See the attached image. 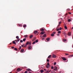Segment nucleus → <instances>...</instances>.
I'll return each instance as SVG.
<instances>
[{
  "instance_id": "nucleus-1",
  "label": "nucleus",
  "mask_w": 73,
  "mask_h": 73,
  "mask_svg": "<svg viewBox=\"0 0 73 73\" xmlns=\"http://www.w3.org/2000/svg\"><path fill=\"white\" fill-rule=\"evenodd\" d=\"M29 44H30V45H31V42L27 41L26 43V44L28 45Z\"/></svg>"
},
{
  "instance_id": "nucleus-2",
  "label": "nucleus",
  "mask_w": 73,
  "mask_h": 73,
  "mask_svg": "<svg viewBox=\"0 0 73 73\" xmlns=\"http://www.w3.org/2000/svg\"><path fill=\"white\" fill-rule=\"evenodd\" d=\"M57 70V67L56 66H55L54 67V70L56 71Z\"/></svg>"
},
{
  "instance_id": "nucleus-3",
  "label": "nucleus",
  "mask_w": 73,
  "mask_h": 73,
  "mask_svg": "<svg viewBox=\"0 0 73 73\" xmlns=\"http://www.w3.org/2000/svg\"><path fill=\"white\" fill-rule=\"evenodd\" d=\"M52 57H53V58H56V57H57V56H56V55L55 54H53L52 55Z\"/></svg>"
},
{
  "instance_id": "nucleus-4",
  "label": "nucleus",
  "mask_w": 73,
  "mask_h": 73,
  "mask_svg": "<svg viewBox=\"0 0 73 73\" xmlns=\"http://www.w3.org/2000/svg\"><path fill=\"white\" fill-rule=\"evenodd\" d=\"M62 59H63L64 61H66V59L64 57H62Z\"/></svg>"
},
{
  "instance_id": "nucleus-5",
  "label": "nucleus",
  "mask_w": 73,
  "mask_h": 73,
  "mask_svg": "<svg viewBox=\"0 0 73 73\" xmlns=\"http://www.w3.org/2000/svg\"><path fill=\"white\" fill-rule=\"evenodd\" d=\"M17 72H20V71H21V69L20 68H19L17 69Z\"/></svg>"
},
{
  "instance_id": "nucleus-6",
  "label": "nucleus",
  "mask_w": 73,
  "mask_h": 73,
  "mask_svg": "<svg viewBox=\"0 0 73 73\" xmlns=\"http://www.w3.org/2000/svg\"><path fill=\"white\" fill-rule=\"evenodd\" d=\"M68 35L69 36H70L71 35V33L70 32H69L68 33Z\"/></svg>"
},
{
  "instance_id": "nucleus-7",
  "label": "nucleus",
  "mask_w": 73,
  "mask_h": 73,
  "mask_svg": "<svg viewBox=\"0 0 73 73\" xmlns=\"http://www.w3.org/2000/svg\"><path fill=\"white\" fill-rule=\"evenodd\" d=\"M28 49H32V46H29L28 47Z\"/></svg>"
},
{
  "instance_id": "nucleus-8",
  "label": "nucleus",
  "mask_w": 73,
  "mask_h": 73,
  "mask_svg": "<svg viewBox=\"0 0 73 73\" xmlns=\"http://www.w3.org/2000/svg\"><path fill=\"white\" fill-rule=\"evenodd\" d=\"M37 33H38V31H35L34 32V34H37Z\"/></svg>"
},
{
  "instance_id": "nucleus-9",
  "label": "nucleus",
  "mask_w": 73,
  "mask_h": 73,
  "mask_svg": "<svg viewBox=\"0 0 73 73\" xmlns=\"http://www.w3.org/2000/svg\"><path fill=\"white\" fill-rule=\"evenodd\" d=\"M21 52H24V50L23 49H21Z\"/></svg>"
},
{
  "instance_id": "nucleus-10",
  "label": "nucleus",
  "mask_w": 73,
  "mask_h": 73,
  "mask_svg": "<svg viewBox=\"0 0 73 73\" xmlns=\"http://www.w3.org/2000/svg\"><path fill=\"white\" fill-rule=\"evenodd\" d=\"M31 69H28L27 70V72H30V71H31Z\"/></svg>"
},
{
  "instance_id": "nucleus-11",
  "label": "nucleus",
  "mask_w": 73,
  "mask_h": 73,
  "mask_svg": "<svg viewBox=\"0 0 73 73\" xmlns=\"http://www.w3.org/2000/svg\"><path fill=\"white\" fill-rule=\"evenodd\" d=\"M49 40H50V38H46L47 41H49Z\"/></svg>"
},
{
  "instance_id": "nucleus-12",
  "label": "nucleus",
  "mask_w": 73,
  "mask_h": 73,
  "mask_svg": "<svg viewBox=\"0 0 73 73\" xmlns=\"http://www.w3.org/2000/svg\"><path fill=\"white\" fill-rule=\"evenodd\" d=\"M33 35H31L29 36L30 38H32V37H33Z\"/></svg>"
},
{
  "instance_id": "nucleus-13",
  "label": "nucleus",
  "mask_w": 73,
  "mask_h": 73,
  "mask_svg": "<svg viewBox=\"0 0 73 73\" xmlns=\"http://www.w3.org/2000/svg\"><path fill=\"white\" fill-rule=\"evenodd\" d=\"M45 33V32H42L41 33H40V34L41 35H44V33Z\"/></svg>"
},
{
  "instance_id": "nucleus-14",
  "label": "nucleus",
  "mask_w": 73,
  "mask_h": 73,
  "mask_svg": "<svg viewBox=\"0 0 73 73\" xmlns=\"http://www.w3.org/2000/svg\"><path fill=\"white\" fill-rule=\"evenodd\" d=\"M44 72V70H40V73H43Z\"/></svg>"
},
{
  "instance_id": "nucleus-15",
  "label": "nucleus",
  "mask_w": 73,
  "mask_h": 73,
  "mask_svg": "<svg viewBox=\"0 0 73 73\" xmlns=\"http://www.w3.org/2000/svg\"><path fill=\"white\" fill-rule=\"evenodd\" d=\"M40 31H44V29L42 28L40 30Z\"/></svg>"
},
{
  "instance_id": "nucleus-16",
  "label": "nucleus",
  "mask_w": 73,
  "mask_h": 73,
  "mask_svg": "<svg viewBox=\"0 0 73 73\" xmlns=\"http://www.w3.org/2000/svg\"><path fill=\"white\" fill-rule=\"evenodd\" d=\"M52 56L51 55H50L48 57V58H50V57H51Z\"/></svg>"
},
{
  "instance_id": "nucleus-17",
  "label": "nucleus",
  "mask_w": 73,
  "mask_h": 73,
  "mask_svg": "<svg viewBox=\"0 0 73 73\" xmlns=\"http://www.w3.org/2000/svg\"><path fill=\"white\" fill-rule=\"evenodd\" d=\"M24 37L25 38H27V37H28V35H24Z\"/></svg>"
},
{
  "instance_id": "nucleus-18",
  "label": "nucleus",
  "mask_w": 73,
  "mask_h": 73,
  "mask_svg": "<svg viewBox=\"0 0 73 73\" xmlns=\"http://www.w3.org/2000/svg\"><path fill=\"white\" fill-rule=\"evenodd\" d=\"M46 35L44 34L43 35V37H46Z\"/></svg>"
},
{
  "instance_id": "nucleus-19",
  "label": "nucleus",
  "mask_w": 73,
  "mask_h": 73,
  "mask_svg": "<svg viewBox=\"0 0 73 73\" xmlns=\"http://www.w3.org/2000/svg\"><path fill=\"white\" fill-rule=\"evenodd\" d=\"M50 66V65H49V66H47V65H46V68H49V67Z\"/></svg>"
},
{
  "instance_id": "nucleus-20",
  "label": "nucleus",
  "mask_w": 73,
  "mask_h": 73,
  "mask_svg": "<svg viewBox=\"0 0 73 73\" xmlns=\"http://www.w3.org/2000/svg\"><path fill=\"white\" fill-rule=\"evenodd\" d=\"M72 57V56L71 55H70L68 56V58H71Z\"/></svg>"
},
{
  "instance_id": "nucleus-21",
  "label": "nucleus",
  "mask_w": 73,
  "mask_h": 73,
  "mask_svg": "<svg viewBox=\"0 0 73 73\" xmlns=\"http://www.w3.org/2000/svg\"><path fill=\"white\" fill-rule=\"evenodd\" d=\"M15 41H13V44H16V42H15Z\"/></svg>"
},
{
  "instance_id": "nucleus-22",
  "label": "nucleus",
  "mask_w": 73,
  "mask_h": 73,
  "mask_svg": "<svg viewBox=\"0 0 73 73\" xmlns=\"http://www.w3.org/2000/svg\"><path fill=\"white\" fill-rule=\"evenodd\" d=\"M26 38H24L23 39V41H25L26 40Z\"/></svg>"
},
{
  "instance_id": "nucleus-23",
  "label": "nucleus",
  "mask_w": 73,
  "mask_h": 73,
  "mask_svg": "<svg viewBox=\"0 0 73 73\" xmlns=\"http://www.w3.org/2000/svg\"><path fill=\"white\" fill-rule=\"evenodd\" d=\"M70 9H68L66 10V11L67 12H68V11H70Z\"/></svg>"
},
{
  "instance_id": "nucleus-24",
  "label": "nucleus",
  "mask_w": 73,
  "mask_h": 73,
  "mask_svg": "<svg viewBox=\"0 0 73 73\" xmlns=\"http://www.w3.org/2000/svg\"><path fill=\"white\" fill-rule=\"evenodd\" d=\"M63 41L64 42H65V41H66V39H63Z\"/></svg>"
},
{
  "instance_id": "nucleus-25",
  "label": "nucleus",
  "mask_w": 73,
  "mask_h": 73,
  "mask_svg": "<svg viewBox=\"0 0 73 73\" xmlns=\"http://www.w3.org/2000/svg\"><path fill=\"white\" fill-rule=\"evenodd\" d=\"M26 26H27L26 25H24L23 26V27L24 28H25V27H26Z\"/></svg>"
},
{
  "instance_id": "nucleus-26",
  "label": "nucleus",
  "mask_w": 73,
  "mask_h": 73,
  "mask_svg": "<svg viewBox=\"0 0 73 73\" xmlns=\"http://www.w3.org/2000/svg\"><path fill=\"white\" fill-rule=\"evenodd\" d=\"M68 22H70V21H71V20H70V19H68Z\"/></svg>"
},
{
  "instance_id": "nucleus-27",
  "label": "nucleus",
  "mask_w": 73,
  "mask_h": 73,
  "mask_svg": "<svg viewBox=\"0 0 73 73\" xmlns=\"http://www.w3.org/2000/svg\"><path fill=\"white\" fill-rule=\"evenodd\" d=\"M21 49V46H20L19 48V50H20V49Z\"/></svg>"
},
{
  "instance_id": "nucleus-28",
  "label": "nucleus",
  "mask_w": 73,
  "mask_h": 73,
  "mask_svg": "<svg viewBox=\"0 0 73 73\" xmlns=\"http://www.w3.org/2000/svg\"><path fill=\"white\" fill-rule=\"evenodd\" d=\"M38 40H35V42H38Z\"/></svg>"
},
{
  "instance_id": "nucleus-29",
  "label": "nucleus",
  "mask_w": 73,
  "mask_h": 73,
  "mask_svg": "<svg viewBox=\"0 0 73 73\" xmlns=\"http://www.w3.org/2000/svg\"><path fill=\"white\" fill-rule=\"evenodd\" d=\"M20 38H18V39H17V41H20Z\"/></svg>"
},
{
  "instance_id": "nucleus-30",
  "label": "nucleus",
  "mask_w": 73,
  "mask_h": 73,
  "mask_svg": "<svg viewBox=\"0 0 73 73\" xmlns=\"http://www.w3.org/2000/svg\"><path fill=\"white\" fill-rule=\"evenodd\" d=\"M27 45L28 44H27V43H26V45L24 46V48L27 47Z\"/></svg>"
},
{
  "instance_id": "nucleus-31",
  "label": "nucleus",
  "mask_w": 73,
  "mask_h": 73,
  "mask_svg": "<svg viewBox=\"0 0 73 73\" xmlns=\"http://www.w3.org/2000/svg\"><path fill=\"white\" fill-rule=\"evenodd\" d=\"M45 73H49V70L47 71Z\"/></svg>"
},
{
  "instance_id": "nucleus-32",
  "label": "nucleus",
  "mask_w": 73,
  "mask_h": 73,
  "mask_svg": "<svg viewBox=\"0 0 73 73\" xmlns=\"http://www.w3.org/2000/svg\"><path fill=\"white\" fill-rule=\"evenodd\" d=\"M54 35L53 34V33H52V34H51V36H53Z\"/></svg>"
},
{
  "instance_id": "nucleus-33",
  "label": "nucleus",
  "mask_w": 73,
  "mask_h": 73,
  "mask_svg": "<svg viewBox=\"0 0 73 73\" xmlns=\"http://www.w3.org/2000/svg\"><path fill=\"white\" fill-rule=\"evenodd\" d=\"M64 28H65V29H68L67 27H66V26H65L64 27Z\"/></svg>"
},
{
  "instance_id": "nucleus-34",
  "label": "nucleus",
  "mask_w": 73,
  "mask_h": 73,
  "mask_svg": "<svg viewBox=\"0 0 73 73\" xmlns=\"http://www.w3.org/2000/svg\"><path fill=\"white\" fill-rule=\"evenodd\" d=\"M64 35H65V36H66V35H67V34H66V33H64Z\"/></svg>"
},
{
  "instance_id": "nucleus-35",
  "label": "nucleus",
  "mask_w": 73,
  "mask_h": 73,
  "mask_svg": "<svg viewBox=\"0 0 73 73\" xmlns=\"http://www.w3.org/2000/svg\"><path fill=\"white\" fill-rule=\"evenodd\" d=\"M14 50H17V48H14Z\"/></svg>"
},
{
  "instance_id": "nucleus-36",
  "label": "nucleus",
  "mask_w": 73,
  "mask_h": 73,
  "mask_svg": "<svg viewBox=\"0 0 73 73\" xmlns=\"http://www.w3.org/2000/svg\"><path fill=\"white\" fill-rule=\"evenodd\" d=\"M19 38V36H16V38Z\"/></svg>"
},
{
  "instance_id": "nucleus-37",
  "label": "nucleus",
  "mask_w": 73,
  "mask_h": 73,
  "mask_svg": "<svg viewBox=\"0 0 73 73\" xmlns=\"http://www.w3.org/2000/svg\"><path fill=\"white\" fill-rule=\"evenodd\" d=\"M24 45H25V44H24L23 45H21V47H24Z\"/></svg>"
},
{
  "instance_id": "nucleus-38",
  "label": "nucleus",
  "mask_w": 73,
  "mask_h": 73,
  "mask_svg": "<svg viewBox=\"0 0 73 73\" xmlns=\"http://www.w3.org/2000/svg\"><path fill=\"white\" fill-rule=\"evenodd\" d=\"M54 65H56V62H55L54 63Z\"/></svg>"
},
{
  "instance_id": "nucleus-39",
  "label": "nucleus",
  "mask_w": 73,
  "mask_h": 73,
  "mask_svg": "<svg viewBox=\"0 0 73 73\" xmlns=\"http://www.w3.org/2000/svg\"><path fill=\"white\" fill-rule=\"evenodd\" d=\"M35 43H36V42L34 41L33 42V44H35Z\"/></svg>"
},
{
  "instance_id": "nucleus-40",
  "label": "nucleus",
  "mask_w": 73,
  "mask_h": 73,
  "mask_svg": "<svg viewBox=\"0 0 73 73\" xmlns=\"http://www.w3.org/2000/svg\"><path fill=\"white\" fill-rule=\"evenodd\" d=\"M46 61H47V62H49V60L47 59Z\"/></svg>"
},
{
  "instance_id": "nucleus-41",
  "label": "nucleus",
  "mask_w": 73,
  "mask_h": 73,
  "mask_svg": "<svg viewBox=\"0 0 73 73\" xmlns=\"http://www.w3.org/2000/svg\"><path fill=\"white\" fill-rule=\"evenodd\" d=\"M58 33H61V31H59L58 32Z\"/></svg>"
},
{
  "instance_id": "nucleus-42",
  "label": "nucleus",
  "mask_w": 73,
  "mask_h": 73,
  "mask_svg": "<svg viewBox=\"0 0 73 73\" xmlns=\"http://www.w3.org/2000/svg\"><path fill=\"white\" fill-rule=\"evenodd\" d=\"M20 42H23V41L22 40H21L20 41Z\"/></svg>"
},
{
  "instance_id": "nucleus-43",
  "label": "nucleus",
  "mask_w": 73,
  "mask_h": 73,
  "mask_svg": "<svg viewBox=\"0 0 73 73\" xmlns=\"http://www.w3.org/2000/svg\"><path fill=\"white\" fill-rule=\"evenodd\" d=\"M68 13H66L64 15V16H66V15H68Z\"/></svg>"
},
{
  "instance_id": "nucleus-44",
  "label": "nucleus",
  "mask_w": 73,
  "mask_h": 73,
  "mask_svg": "<svg viewBox=\"0 0 73 73\" xmlns=\"http://www.w3.org/2000/svg\"><path fill=\"white\" fill-rule=\"evenodd\" d=\"M11 48L12 49H14V48H15V47L12 46V47H11Z\"/></svg>"
},
{
  "instance_id": "nucleus-45",
  "label": "nucleus",
  "mask_w": 73,
  "mask_h": 73,
  "mask_svg": "<svg viewBox=\"0 0 73 73\" xmlns=\"http://www.w3.org/2000/svg\"><path fill=\"white\" fill-rule=\"evenodd\" d=\"M47 65L48 66H49V62H48V63H47Z\"/></svg>"
},
{
  "instance_id": "nucleus-46",
  "label": "nucleus",
  "mask_w": 73,
  "mask_h": 73,
  "mask_svg": "<svg viewBox=\"0 0 73 73\" xmlns=\"http://www.w3.org/2000/svg\"><path fill=\"white\" fill-rule=\"evenodd\" d=\"M61 29H62V28H61V27H60L59 28V30L60 31H61Z\"/></svg>"
},
{
  "instance_id": "nucleus-47",
  "label": "nucleus",
  "mask_w": 73,
  "mask_h": 73,
  "mask_svg": "<svg viewBox=\"0 0 73 73\" xmlns=\"http://www.w3.org/2000/svg\"><path fill=\"white\" fill-rule=\"evenodd\" d=\"M56 32H54L52 33L54 35V34H55V33H56Z\"/></svg>"
},
{
  "instance_id": "nucleus-48",
  "label": "nucleus",
  "mask_w": 73,
  "mask_h": 73,
  "mask_svg": "<svg viewBox=\"0 0 73 73\" xmlns=\"http://www.w3.org/2000/svg\"><path fill=\"white\" fill-rule=\"evenodd\" d=\"M51 69H53V66H52L51 68Z\"/></svg>"
},
{
  "instance_id": "nucleus-49",
  "label": "nucleus",
  "mask_w": 73,
  "mask_h": 73,
  "mask_svg": "<svg viewBox=\"0 0 73 73\" xmlns=\"http://www.w3.org/2000/svg\"><path fill=\"white\" fill-rule=\"evenodd\" d=\"M59 30H60L59 29H57L56 31H59Z\"/></svg>"
},
{
  "instance_id": "nucleus-50",
  "label": "nucleus",
  "mask_w": 73,
  "mask_h": 73,
  "mask_svg": "<svg viewBox=\"0 0 73 73\" xmlns=\"http://www.w3.org/2000/svg\"><path fill=\"white\" fill-rule=\"evenodd\" d=\"M20 27H21V26H22V25H18Z\"/></svg>"
},
{
  "instance_id": "nucleus-51",
  "label": "nucleus",
  "mask_w": 73,
  "mask_h": 73,
  "mask_svg": "<svg viewBox=\"0 0 73 73\" xmlns=\"http://www.w3.org/2000/svg\"><path fill=\"white\" fill-rule=\"evenodd\" d=\"M15 41H16V42L17 43V41H17V40H15Z\"/></svg>"
},
{
  "instance_id": "nucleus-52",
  "label": "nucleus",
  "mask_w": 73,
  "mask_h": 73,
  "mask_svg": "<svg viewBox=\"0 0 73 73\" xmlns=\"http://www.w3.org/2000/svg\"><path fill=\"white\" fill-rule=\"evenodd\" d=\"M44 38H42V40H44Z\"/></svg>"
},
{
  "instance_id": "nucleus-53",
  "label": "nucleus",
  "mask_w": 73,
  "mask_h": 73,
  "mask_svg": "<svg viewBox=\"0 0 73 73\" xmlns=\"http://www.w3.org/2000/svg\"><path fill=\"white\" fill-rule=\"evenodd\" d=\"M25 73H28V72L27 71H26L25 72Z\"/></svg>"
},
{
  "instance_id": "nucleus-54",
  "label": "nucleus",
  "mask_w": 73,
  "mask_h": 73,
  "mask_svg": "<svg viewBox=\"0 0 73 73\" xmlns=\"http://www.w3.org/2000/svg\"><path fill=\"white\" fill-rule=\"evenodd\" d=\"M57 35L58 36H60V34H57Z\"/></svg>"
},
{
  "instance_id": "nucleus-55",
  "label": "nucleus",
  "mask_w": 73,
  "mask_h": 73,
  "mask_svg": "<svg viewBox=\"0 0 73 73\" xmlns=\"http://www.w3.org/2000/svg\"><path fill=\"white\" fill-rule=\"evenodd\" d=\"M61 23V22H60L59 23V24H60Z\"/></svg>"
},
{
  "instance_id": "nucleus-56",
  "label": "nucleus",
  "mask_w": 73,
  "mask_h": 73,
  "mask_svg": "<svg viewBox=\"0 0 73 73\" xmlns=\"http://www.w3.org/2000/svg\"><path fill=\"white\" fill-rule=\"evenodd\" d=\"M66 54V55H69V54Z\"/></svg>"
},
{
  "instance_id": "nucleus-57",
  "label": "nucleus",
  "mask_w": 73,
  "mask_h": 73,
  "mask_svg": "<svg viewBox=\"0 0 73 73\" xmlns=\"http://www.w3.org/2000/svg\"><path fill=\"white\" fill-rule=\"evenodd\" d=\"M68 13H69V14H71V13H70V12H68Z\"/></svg>"
},
{
  "instance_id": "nucleus-58",
  "label": "nucleus",
  "mask_w": 73,
  "mask_h": 73,
  "mask_svg": "<svg viewBox=\"0 0 73 73\" xmlns=\"http://www.w3.org/2000/svg\"><path fill=\"white\" fill-rule=\"evenodd\" d=\"M51 71V70H50L49 71H48L49 73V72H50Z\"/></svg>"
},
{
  "instance_id": "nucleus-59",
  "label": "nucleus",
  "mask_w": 73,
  "mask_h": 73,
  "mask_svg": "<svg viewBox=\"0 0 73 73\" xmlns=\"http://www.w3.org/2000/svg\"><path fill=\"white\" fill-rule=\"evenodd\" d=\"M40 37H41V38H42V37H43V36H41Z\"/></svg>"
},
{
  "instance_id": "nucleus-60",
  "label": "nucleus",
  "mask_w": 73,
  "mask_h": 73,
  "mask_svg": "<svg viewBox=\"0 0 73 73\" xmlns=\"http://www.w3.org/2000/svg\"><path fill=\"white\" fill-rule=\"evenodd\" d=\"M29 73H32V72H29Z\"/></svg>"
},
{
  "instance_id": "nucleus-61",
  "label": "nucleus",
  "mask_w": 73,
  "mask_h": 73,
  "mask_svg": "<svg viewBox=\"0 0 73 73\" xmlns=\"http://www.w3.org/2000/svg\"><path fill=\"white\" fill-rule=\"evenodd\" d=\"M58 26H60V24H59V25H58Z\"/></svg>"
},
{
  "instance_id": "nucleus-62",
  "label": "nucleus",
  "mask_w": 73,
  "mask_h": 73,
  "mask_svg": "<svg viewBox=\"0 0 73 73\" xmlns=\"http://www.w3.org/2000/svg\"><path fill=\"white\" fill-rule=\"evenodd\" d=\"M72 29H73V27L72 28Z\"/></svg>"
},
{
  "instance_id": "nucleus-63",
  "label": "nucleus",
  "mask_w": 73,
  "mask_h": 73,
  "mask_svg": "<svg viewBox=\"0 0 73 73\" xmlns=\"http://www.w3.org/2000/svg\"><path fill=\"white\" fill-rule=\"evenodd\" d=\"M44 70H46V69H44Z\"/></svg>"
},
{
  "instance_id": "nucleus-64",
  "label": "nucleus",
  "mask_w": 73,
  "mask_h": 73,
  "mask_svg": "<svg viewBox=\"0 0 73 73\" xmlns=\"http://www.w3.org/2000/svg\"><path fill=\"white\" fill-rule=\"evenodd\" d=\"M71 55L72 56V57H73V55Z\"/></svg>"
}]
</instances>
